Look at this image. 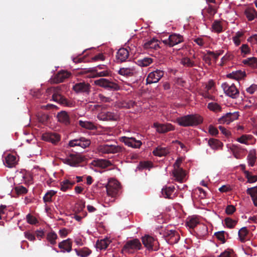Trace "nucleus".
Returning a JSON list of instances; mask_svg holds the SVG:
<instances>
[{
    "label": "nucleus",
    "instance_id": "f257e3e1",
    "mask_svg": "<svg viewBox=\"0 0 257 257\" xmlns=\"http://www.w3.org/2000/svg\"><path fill=\"white\" fill-rule=\"evenodd\" d=\"M176 121L180 126H193L201 123L203 118L198 114H189L178 117Z\"/></svg>",
    "mask_w": 257,
    "mask_h": 257
},
{
    "label": "nucleus",
    "instance_id": "f03ea898",
    "mask_svg": "<svg viewBox=\"0 0 257 257\" xmlns=\"http://www.w3.org/2000/svg\"><path fill=\"white\" fill-rule=\"evenodd\" d=\"M47 93L49 94H52V99L61 104L67 106L71 107L73 106V102L68 100L60 93V88L59 87H52L47 89Z\"/></svg>",
    "mask_w": 257,
    "mask_h": 257
},
{
    "label": "nucleus",
    "instance_id": "7ed1b4c3",
    "mask_svg": "<svg viewBox=\"0 0 257 257\" xmlns=\"http://www.w3.org/2000/svg\"><path fill=\"white\" fill-rule=\"evenodd\" d=\"M142 249L141 241L138 238H134L127 240L121 249L122 253L134 254L136 252Z\"/></svg>",
    "mask_w": 257,
    "mask_h": 257
},
{
    "label": "nucleus",
    "instance_id": "20e7f679",
    "mask_svg": "<svg viewBox=\"0 0 257 257\" xmlns=\"http://www.w3.org/2000/svg\"><path fill=\"white\" fill-rule=\"evenodd\" d=\"M97 151L101 154H116L125 152V149L122 147L118 145L103 144L99 146Z\"/></svg>",
    "mask_w": 257,
    "mask_h": 257
},
{
    "label": "nucleus",
    "instance_id": "39448f33",
    "mask_svg": "<svg viewBox=\"0 0 257 257\" xmlns=\"http://www.w3.org/2000/svg\"><path fill=\"white\" fill-rule=\"evenodd\" d=\"M142 241L145 247L149 251H156L159 249V242L157 239L149 235L142 237Z\"/></svg>",
    "mask_w": 257,
    "mask_h": 257
},
{
    "label": "nucleus",
    "instance_id": "423d86ee",
    "mask_svg": "<svg viewBox=\"0 0 257 257\" xmlns=\"http://www.w3.org/2000/svg\"><path fill=\"white\" fill-rule=\"evenodd\" d=\"M221 87L224 93L228 96L232 98L238 97L239 91L234 84L229 85L227 82H224L221 84Z\"/></svg>",
    "mask_w": 257,
    "mask_h": 257
},
{
    "label": "nucleus",
    "instance_id": "0eeeda50",
    "mask_svg": "<svg viewBox=\"0 0 257 257\" xmlns=\"http://www.w3.org/2000/svg\"><path fill=\"white\" fill-rule=\"evenodd\" d=\"M120 188L119 183L116 180L109 181L106 186L107 195L112 197H115L118 194Z\"/></svg>",
    "mask_w": 257,
    "mask_h": 257
},
{
    "label": "nucleus",
    "instance_id": "6e6552de",
    "mask_svg": "<svg viewBox=\"0 0 257 257\" xmlns=\"http://www.w3.org/2000/svg\"><path fill=\"white\" fill-rule=\"evenodd\" d=\"M95 84L108 90H117L119 89L118 84L104 78H100L95 80Z\"/></svg>",
    "mask_w": 257,
    "mask_h": 257
},
{
    "label": "nucleus",
    "instance_id": "1a4fd4ad",
    "mask_svg": "<svg viewBox=\"0 0 257 257\" xmlns=\"http://www.w3.org/2000/svg\"><path fill=\"white\" fill-rule=\"evenodd\" d=\"M164 75V71L157 69L150 72L147 78V84L155 83L159 82Z\"/></svg>",
    "mask_w": 257,
    "mask_h": 257
},
{
    "label": "nucleus",
    "instance_id": "9d476101",
    "mask_svg": "<svg viewBox=\"0 0 257 257\" xmlns=\"http://www.w3.org/2000/svg\"><path fill=\"white\" fill-rule=\"evenodd\" d=\"M183 41V38L182 36L174 33L170 35L168 39L163 40V42L165 45L171 47L181 43Z\"/></svg>",
    "mask_w": 257,
    "mask_h": 257
},
{
    "label": "nucleus",
    "instance_id": "9b49d317",
    "mask_svg": "<svg viewBox=\"0 0 257 257\" xmlns=\"http://www.w3.org/2000/svg\"><path fill=\"white\" fill-rule=\"evenodd\" d=\"M153 127L155 128L156 132L159 134H165L175 130L174 126L169 123H160L156 122L153 123Z\"/></svg>",
    "mask_w": 257,
    "mask_h": 257
},
{
    "label": "nucleus",
    "instance_id": "f8f14e48",
    "mask_svg": "<svg viewBox=\"0 0 257 257\" xmlns=\"http://www.w3.org/2000/svg\"><path fill=\"white\" fill-rule=\"evenodd\" d=\"M83 161V157L78 154H70L64 159L63 162L71 166H75Z\"/></svg>",
    "mask_w": 257,
    "mask_h": 257
},
{
    "label": "nucleus",
    "instance_id": "ddd939ff",
    "mask_svg": "<svg viewBox=\"0 0 257 257\" xmlns=\"http://www.w3.org/2000/svg\"><path fill=\"white\" fill-rule=\"evenodd\" d=\"M90 144V141L84 137H80L78 139L71 140L69 142V146L71 147L79 146L82 148H86L88 147Z\"/></svg>",
    "mask_w": 257,
    "mask_h": 257
},
{
    "label": "nucleus",
    "instance_id": "4468645a",
    "mask_svg": "<svg viewBox=\"0 0 257 257\" xmlns=\"http://www.w3.org/2000/svg\"><path fill=\"white\" fill-rule=\"evenodd\" d=\"M120 141L125 145L135 149L140 148L142 145L141 141L137 140L133 137H122Z\"/></svg>",
    "mask_w": 257,
    "mask_h": 257
},
{
    "label": "nucleus",
    "instance_id": "2eb2a0df",
    "mask_svg": "<svg viewBox=\"0 0 257 257\" xmlns=\"http://www.w3.org/2000/svg\"><path fill=\"white\" fill-rule=\"evenodd\" d=\"M238 114L237 112H228L225 115L218 119V122L220 124H229L231 122L236 120L238 117Z\"/></svg>",
    "mask_w": 257,
    "mask_h": 257
},
{
    "label": "nucleus",
    "instance_id": "dca6fc26",
    "mask_svg": "<svg viewBox=\"0 0 257 257\" xmlns=\"http://www.w3.org/2000/svg\"><path fill=\"white\" fill-rule=\"evenodd\" d=\"M166 239L170 244H175L180 239V235L178 231L174 230H168L165 234Z\"/></svg>",
    "mask_w": 257,
    "mask_h": 257
},
{
    "label": "nucleus",
    "instance_id": "f3484780",
    "mask_svg": "<svg viewBox=\"0 0 257 257\" xmlns=\"http://www.w3.org/2000/svg\"><path fill=\"white\" fill-rule=\"evenodd\" d=\"M88 72L95 73V77L107 76L109 74V71L106 69V66L104 65H99L96 67L91 68Z\"/></svg>",
    "mask_w": 257,
    "mask_h": 257
},
{
    "label": "nucleus",
    "instance_id": "a211bd4d",
    "mask_svg": "<svg viewBox=\"0 0 257 257\" xmlns=\"http://www.w3.org/2000/svg\"><path fill=\"white\" fill-rule=\"evenodd\" d=\"M218 7L211 4H208L203 10L202 14L204 17L211 20L217 12Z\"/></svg>",
    "mask_w": 257,
    "mask_h": 257
},
{
    "label": "nucleus",
    "instance_id": "6ab92c4d",
    "mask_svg": "<svg viewBox=\"0 0 257 257\" xmlns=\"http://www.w3.org/2000/svg\"><path fill=\"white\" fill-rule=\"evenodd\" d=\"M97 118L103 121H114L117 120L118 116L112 112H101L98 114Z\"/></svg>",
    "mask_w": 257,
    "mask_h": 257
},
{
    "label": "nucleus",
    "instance_id": "aec40b11",
    "mask_svg": "<svg viewBox=\"0 0 257 257\" xmlns=\"http://www.w3.org/2000/svg\"><path fill=\"white\" fill-rule=\"evenodd\" d=\"M129 52L126 48H122L119 49L116 55L117 62L122 63L126 61L129 57Z\"/></svg>",
    "mask_w": 257,
    "mask_h": 257
},
{
    "label": "nucleus",
    "instance_id": "412c9836",
    "mask_svg": "<svg viewBox=\"0 0 257 257\" xmlns=\"http://www.w3.org/2000/svg\"><path fill=\"white\" fill-rule=\"evenodd\" d=\"M90 85L84 82L75 84L73 86V89L77 93L88 92L89 91Z\"/></svg>",
    "mask_w": 257,
    "mask_h": 257
},
{
    "label": "nucleus",
    "instance_id": "4be33fe9",
    "mask_svg": "<svg viewBox=\"0 0 257 257\" xmlns=\"http://www.w3.org/2000/svg\"><path fill=\"white\" fill-rule=\"evenodd\" d=\"M71 73L67 71L62 70L57 73L54 77L53 81L56 83L62 82L66 78H69Z\"/></svg>",
    "mask_w": 257,
    "mask_h": 257
},
{
    "label": "nucleus",
    "instance_id": "5701e85b",
    "mask_svg": "<svg viewBox=\"0 0 257 257\" xmlns=\"http://www.w3.org/2000/svg\"><path fill=\"white\" fill-rule=\"evenodd\" d=\"M44 140L51 142L53 144H56L60 140V136L55 133H48L43 135Z\"/></svg>",
    "mask_w": 257,
    "mask_h": 257
},
{
    "label": "nucleus",
    "instance_id": "b1692460",
    "mask_svg": "<svg viewBox=\"0 0 257 257\" xmlns=\"http://www.w3.org/2000/svg\"><path fill=\"white\" fill-rule=\"evenodd\" d=\"M118 73L119 74L122 76L131 77L136 75L137 72L135 67H129L120 68Z\"/></svg>",
    "mask_w": 257,
    "mask_h": 257
},
{
    "label": "nucleus",
    "instance_id": "393cba45",
    "mask_svg": "<svg viewBox=\"0 0 257 257\" xmlns=\"http://www.w3.org/2000/svg\"><path fill=\"white\" fill-rule=\"evenodd\" d=\"M72 242L71 239L68 238L60 242L58 244V247L61 249V252H65L66 251L69 252L72 250Z\"/></svg>",
    "mask_w": 257,
    "mask_h": 257
},
{
    "label": "nucleus",
    "instance_id": "a878e982",
    "mask_svg": "<svg viewBox=\"0 0 257 257\" xmlns=\"http://www.w3.org/2000/svg\"><path fill=\"white\" fill-rule=\"evenodd\" d=\"M57 117L59 122L65 125H68L70 123L69 116L65 111H61L58 113Z\"/></svg>",
    "mask_w": 257,
    "mask_h": 257
},
{
    "label": "nucleus",
    "instance_id": "bb28decb",
    "mask_svg": "<svg viewBox=\"0 0 257 257\" xmlns=\"http://www.w3.org/2000/svg\"><path fill=\"white\" fill-rule=\"evenodd\" d=\"M144 48L146 50H158L160 48L159 42L158 40L153 38L144 43Z\"/></svg>",
    "mask_w": 257,
    "mask_h": 257
},
{
    "label": "nucleus",
    "instance_id": "cd10ccee",
    "mask_svg": "<svg viewBox=\"0 0 257 257\" xmlns=\"http://www.w3.org/2000/svg\"><path fill=\"white\" fill-rule=\"evenodd\" d=\"M175 187L172 186H165L162 189V194L164 197L169 199H173L174 195L172 196L173 193L174 192Z\"/></svg>",
    "mask_w": 257,
    "mask_h": 257
},
{
    "label": "nucleus",
    "instance_id": "c85d7f7f",
    "mask_svg": "<svg viewBox=\"0 0 257 257\" xmlns=\"http://www.w3.org/2000/svg\"><path fill=\"white\" fill-rule=\"evenodd\" d=\"M199 223L198 218L194 216H189L186 222V224L190 229H193Z\"/></svg>",
    "mask_w": 257,
    "mask_h": 257
},
{
    "label": "nucleus",
    "instance_id": "c756f323",
    "mask_svg": "<svg viewBox=\"0 0 257 257\" xmlns=\"http://www.w3.org/2000/svg\"><path fill=\"white\" fill-rule=\"evenodd\" d=\"M248 230L245 227H242L239 230L238 235L241 242H245L246 240H248Z\"/></svg>",
    "mask_w": 257,
    "mask_h": 257
},
{
    "label": "nucleus",
    "instance_id": "7c9ffc66",
    "mask_svg": "<svg viewBox=\"0 0 257 257\" xmlns=\"http://www.w3.org/2000/svg\"><path fill=\"white\" fill-rule=\"evenodd\" d=\"M246 76L245 72L241 70L232 72L227 75V77L229 78L234 79L235 80H239L243 78Z\"/></svg>",
    "mask_w": 257,
    "mask_h": 257
},
{
    "label": "nucleus",
    "instance_id": "2f4dec72",
    "mask_svg": "<svg viewBox=\"0 0 257 257\" xmlns=\"http://www.w3.org/2000/svg\"><path fill=\"white\" fill-rule=\"evenodd\" d=\"M246 193L251 197L254 205L257 206V186L247 188Z\"/></svg>",
    "mask_w": 257,
    "mask_h": 257
},
{
    "label": "nucleus",
    "instance_id": "473e14b6",
    "mask_svg": "<svg viewBox=\"0 0 257 257\" xmlns=\"http://www.w3.org/2000/svg\"><path fill=\"white\" fill-rule=\"evenodd\" d=\"M75 183L74 181H70V179H65L61 182L60 189L63 191H66L71 189Z\"/></svg>",
    "mask_w": 257,
    "mask_h": 257
},
{
    "label": "nucleus",
    "instance_id": "72a5a7b5",
    "mask_svg": "<svg viewBox=\"0 0 257 257\" xmlns=\"http://www.w3.org/2000/svg\"><path fill=\"white\" fill-rule=\"evenodd\" d=\"M173 174L178 181L182 182L185 176V173L182 168L174 169Z\"/></svg>",
    "mask_w": 257,
    "mask_h": 257
},
{
    "label": "nucleus",
    "instance_id": "f704fd0d",
    "mask_svg": "<svg viewBox=\"0 0 257 257\" xmlns=\"http://www.w3.org/2000/svg\"><path fill=\"white\" fill-rule=\"evenodd\" d=\"M93 165L98 167L105 168L108 166H111L112 164L108 160L98 159L93 161Z\"/></svg>",
    "mask_w": 257,
    "mask_h": 257
},
{
    "label": "nucleus",
    "instance_id": "c9c22d12",
    "mask_svg": "<svg viewBox=\"0 0 257 257\" xmlns=\"http://www.w3.org/2000/svg\"><path fill=\"white\" fill-rule=\"evenodd\" d=\"M74 250L76 254L80 257H87L92 252L91 250L86 247L79 249L75 248Z\"/></svg>",
    "mask_w": 257,
    "mask_h": 257
},
{
    "label": "nucleus",
    "instance_id": "e433bc0d",
    "mask_svg": "<svg viewBox=\"0 0 257 257\" xmlns=\"http://www.w3.org/2000/svg\"><path fill=\"white\" fill-rule=\"evenodd\" d=\"M16 159L14 155L9 154L5 158V165L9 168H12L16 163Z\"/></svg>",
    "mask_w": 257,
    "mask_h": 257
},
{
    "label": "nucleus",
    "instance_id": "4c0bfd02",
    "mask_svg": "<svg viewBox=\"0 0 257 257\" xmlns=\"http://www.w3.org/2000/svg\"><path fill=\"white\" fill-rule=\"evenodd\" d=\"M229 234L225 231H220L214 233V236L221 243H224L226 242V238L228 236Z\"/></svg>",
    "mask_w": 257,
    "mask_h": 257
},
{
    "label": "nucleus",
    "instance_id": "58836bf2",
    "mask_svg": "<svg viewBox=\"0 0 257 257\" xmlns=\"http://www.w3.org/2000/svg\"><path fill=\"white\" fill-rule=\"evenodd\" d=\"M111 241L108 238H104L100 240H97L96 246L97 248L100 250L106 249Z\"/></svg>",
    "mask_w": 257,
    "mask_h": 257
},
{
    "label": "nucleus",
    "instance_id": "ea45409f",
    "mask_svg": "<svg viewBox=\"0 0 257 257\" xmlns=\"http://www.w3.org/2000/svg\"><path fill=\"white\" fill-rule=\"evenodd\" d=\"M153 153L155 156L162 157L167 155L169 151L166 148L158 147L153 151Z\"/></svg>",
    "mask_w": 257,
    "mask_h": 257
},
{
    "label": "nucleus",
    "instance_id": "a19ab883",
    "mask_svg": "<svg viewBox=\"0 0 257 257\" xmlns=\"http://www.w3.org/2000/svg\"><path fill=\"white\" fill-rule=\"evenodd\" d=\"M244 14L248 21L253 20L255 16L257 17V12L254 8H248L244 11Z\"/></svg>",
    "mask_w": 257,
    "mask_h": 257
},
{
    "label": "nucleus",
    "instance_id": "79ce46f5",
    "mask_svg": "<svg viewBox=\"0 0 257 257\" xmlns=\"http://www.w3.org/2000/svg\"><path fill=\"white\" fill-rule=\"evenodd\" d=\"M208 143V145L213 149H218L223 147V143L217 139H210Z\"/></svg>",
    "mask_w": 257,
    "mask_h": 257
},
{
    "label": "nucleus",
    "instance_id": "37998d69",
    "mask_svg": "<svg viewBox=\"0 0 257 257\" xmlns=\"http://www.w3.org/2000/svg\"><path fill=\"white\" fill-rule=\"evenodd\" d=\"M153 62V59L149 57H145L137 61V64L141 67H147Z\"/></svg>",
    "mask_w": 257,
    "mask_h": 257
},
{
    "label": "nucleus",
    "instance_id": "c03bdc74",
    "mask_svg": "<svg viewBox=\"0 0 257 257\" xmlns=\"http://www.w3.org/2000/svg\"><path fill=\"white\" fill-rule=\"evenodd\" d=\"M207 108L211 111L214 112H219L221 111V106L216 102H210L207 105Z\"/></svg>",
    "mask_w": 257,
    "mask_h": 257
},
{
    "label": "nucleus",
    "instance_id": "a18cd8bd",
    "mask_svg": "<svg viewBox=\"0 0 257 257\" xmlns=\"http://www.w3.org/2000/svg\"><path fill=\"white\" fill-rule=\"evenodd\" d=\"M79 124L82 127L85 128L86 129L93 130H96V127L94 125V124L90 121H84L82 120L79 121Z\"/></svg>",
    "mask_w": 257,
    "mask_h": 257
},
{
    "label": "nucleus",
    "instance_id": "49530a36",
    "mask_svg": "<svg viewBox=\"0 0 257 257\" xmlns=\"http://www.w3.org/2000/svg\"><path fill=\"white\" fill-rule=\"evenodd\" d=\"M243 63L245 65H248L252 67H257V58L250 57L243 60Z\"/></svg>",
    "mask_w": 257,
    "mask_h": 257
},
{
    "label": "nucleus",
    "instance_id": "de8ad7c7",
    "mask_svg": "<svg viewBox=\"0 0 257 257\" xmlns=\"http://www.w3.org/2000/svg\"><path fill=\"white\" fill-rule=\"evenodd\" d=\"M252 136L250 135H243L240 137L238 138L236 141L241 143L245 145H248V141L251 140Z\"/></svg>",
    "mask_w": 257,
    "mask_h": 257
},
{
    "label": "nucleus",
    "instance_id": "09e8293b",
    "mask_svg": "<svg viewBox=\"0 0 257 257\" xmlns=\"http://www.w3.org/2000/svg\"><path fill=\"white\" fill-rule=\"evenodd\" d=\"M180 63L186 67H192L195 66V63L188 57H184L181 59Z\"/></svg>",
    "mask_w": 257,
    "mask_h": 257
},
{
    "label": "nucleus",
    "instance_id": "8fccbe9b",
    "mask_svg": "<svg viewBox=\"0 0 257 257\" xmlns=\"http://www.w3.org/2000/svg\"><path fill=\"white\" fill-rule=\"evenodd\" d=\"M243 172L248 183H252L257 181V175H252L250 172L246 170H244Z\"/></svg>",
    "mask_w": 257,
    "mask_h": 257
},
{
    "label": "nucleus",
    "instance_id": "3c124183",
    "mask_svg": "<svg viewBox=\"0 0 257 257\" xmlns=\"http://www.w3.org/2000/svg\"><path fill=\"white\" fill-rule=\"evenodd\" d=\"M56 193V192L53 190H50L48 191L43 197V200L44 202H51L52 201V197L55 195Z\"/></svg>",
    "mask_w": 257,
    "mask_h": 257
},
{
    "label": "nucleus",
    "instance_id": "603ef678",
    "mask_svg": "<svg viewBox=\"0 0 257 257\" xmlns=\"http://www.w3.org/2000/svg\"><path fill=\"white\" fill-rule=\"evenodd\" d=\"M230 150L232 151L234 156L238 159V156L241 151V147L239 145H232L231 147L230 148Z\"/></svg>",
    "mask_w": 257,
    "mask_h": 257
},
{
    "label": "nucleus",
    "instance_id": "864d4df0",
    "mask_svg": "<svg viewBox=\"0 0 257 257\" xmlns=\"http://www.w3.org/2000/svg\"><path fill=\"white\" fill-rule=\"evenodd\" d=\"M224 222L227 227L232 228L236 225L237 221L230 217H227L225 218Z\"/></svg>",
    "mask_w": 257,
    "mask_h": 257
},
{
    "label": "nucleus",
    "instance_id": "5fc2aeb1",
    "mask_svg": "<svg viewBox=\"0 0 257 257\" xmlns=\"http://www.w3.org/2000/svg\"><path fill=\"white\" fill-rule=\"evenodd\" d=\"M57 235L55 232H50L47 234V239L52 244L56 243Z\"/></svg>",
    "mask_w": 257,
    "mask_h": 257
},
{
    "label": "nucleus",
    "instance_id": "6e6d98bb",
    "mask_svg": "<svg viewBox=\"0 0 257 257\" xmlns=\"http://www.w3.org/2000/svg\"><path fill=\"white\" fill-rule=\"evenodd\" d=\"M223 50H219L216 51V52L208 51L207 54L209 55H211V56L213 58L215 62H216V60L218 59L219 56L222 55L223 53Z\"/></svg>",
    "mask_w": 257,
    "mask_h": 257
},
{
    "label": "nucleus",
    "instance_id": "4d7b16f0",
    "mask_svg": "<svg viewBox=\"0 0 257 257\" xmlns=\"http://www.w3.org/2000/svg\"><path fill=\"white\" fill-rule=\"evenodd\" d=\"M241 54L244 57L246 55L250 53V49L247 44H242L239 48Z\"/></svg>",
    "mask_w": 257,
    "mask_h": 257
},
{
    "label": "nucleus",
    "instance_id": "13d9d810",
    "mask_svg": "<svg viewBox=\"0 0 257 257\" xmlns=\"http://www.w3.org/2000/svg\"><path fill=\"white\" fill-rule=\"evenodd\" d=\"M234 251L231 249H227L218 255V257H233Z\"/></svg>",
    "mask_w": 257,
    "mask_h": 257
},
{
    "label": "nucleus",
    "instance_id": "bf43d9fd",
    "mask_svg": "<svg viewBox=\"0 0 257 257\" xmlns=\"http://www.w3.org/2000/svg\"><path fill=\"white\" fill-rule=\"evenodd\" d=\"M212 27L213 29L218 33L222 31V27L220 22L218 21H215L213 22Z\"/></svg>",
    "mask_w": 257,
    "mask_h": 257
},
{
    "label": "nucleus",
    "instance_id": "052dcab7",
    "mask_svg": "<svg viewBox=\"0 0 257 257\" xmlns=\"http://www.w3.org/2000/svg\"><path fill=\"white\" fill-rule=\"evenodd\" d=\"M213 92L205 90L204 92H201V95L205 98H207L210 100H214L215 96L212 95L211 93Z\"/></svg>",
    "mask_w": 257,
    "mask_h": 257
},
{
    "label": "nucleus",
    "instance_id": "680f3d73",
    "mask_svg": "<svg viewBox=\"0 0 257 257\" xmlns=\"http://www.w3.org/2000/svg\"><path fill=\"white\" fill-rule=\"evenodd\" d=\"M233 58V56L230 53L226 54L221 59V66H223L224 64L227 61L230 60L232 59Z\"/></svg>",
    "mask_w": 257,
    "mask_h": 257
},
{
    "label": "nucleus",
    "instance_id": "e2e57ef3",
    "mask_svg": "<svg viewBox=\"0 0 257 257\" xmlns=\"http://www.w3.org/2000/svg\"><path fill=\"white\" fill-rule=\"evenodd\" d=\"M26 219L28 223L30 224H36L38 222L37 218L31 214H28L26 216Z\"/></svg>",
    "mask_w": 257,
    "mask_h": 257
},
{
    "label": "nucleus",
    "instance_id": "0e129e2a",
    "mask_svg": "<svg viewBox=\"0 0 257 257\" xmlns=\"http://www.w3.org/2000/svg\"><path fill=\"white\" fill-rule=\"evenodd\" d=\"M135 105V102L133 100L124 101L122 103V107L125 108H131Z\"/></svg>",
    "mask_w": 257,
    "mask_h": 257
},
{
    "label": "nucleus",
    "instance_id": "69168bd1",
    "mask_svg": "<svg viewBox=\"0 0 257 257\" xmlns=\"http://www.w3.org/2000/svg\"><path fill=\"white\" fill-rule=\"evenodd\" d=\"M50 119V116L47 114H42L39 117V120L43 124H46Z\"/></svg>",
    "mask_w": 257,
    "mask_h": 257
},
{
    "label": "nucleus",
    "instance_id": "338daca9",
    "mask_svg": "<svg viewBox=\"0 0 257 257\" xmlns=\"http://www.w3.org/2000/svg\"><path fill=\"white\" fill-rule=\"evenodd\" d=\"M15 191L18 194H26L28 192L27 188L23 186L16 187Z\"/></svg>",
    "mask_w": 257,
    "mask_h": 257
},
{
    "label": "nucleus",
    "instance_id": "774afa93",
    "mask_svg": "<svg viewBox=\"0 0 257 257\" xmlns=\"http://www.w3.org/2000/svg\"><path fill=\"white\" fill-rule=\"evenodd\" d=\"M199 233L200 236H204L208 233V227L207 226L203 224L199 227Z\"/></svg>",
    "mask_w": 257,
    "mask_h": 257
}]
</instances>
